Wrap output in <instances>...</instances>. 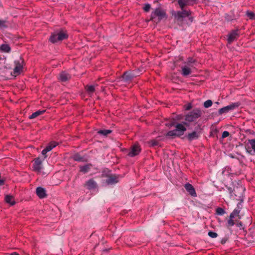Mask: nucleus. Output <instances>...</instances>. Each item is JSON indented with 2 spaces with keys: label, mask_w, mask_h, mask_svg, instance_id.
<instances>
[{
  "label": "nucleus",
  "mask_w": 255,
  "mask_h": 255,
  "mask_svg": "<svg viewBox=\"0 0 255 255\" xmlns=\"http://www.w3.org/2000/svg\"><path fill=\"white\" fill-rule=\"evenodd\" d=\"M196 0H178V3L181 8V11L176 12V23L181 26L190 24L192 22L193 18L191 11L188 6L193 5Z\"/></svg>",
  "instance_id": "obj_1"
},
{
  "label": "nucleus",
  "mask_w": 255,
  "mask_h": 255,
  "mask_svg": "<svg viewBox=\"0 0 255 255\" xmlns=\"http://www.w3.org/2000/svg\"><path fill=\"white\" fill-rule=\"evenodd\" d=\"M166 17L165 11L161 7H156L151 13L150 20L157 23Z\"/></svg>",
  "instance_id": "obj_2"
},
{
  "label": "nucleus",
  "mask_w": 255,
  "mask_h": 255,
  "mask_svg": "<svg viewBox=\"0 0 255 255\" xmlns=\"http://www.w3.org/2000/svg\"><path fill=\"white\" fill-rule=\"evenodd\" d=\"M202 112L199 108H195L185 115V120L188 123L194 122L200 118Z\"/></svg>",
  "instance_id": "obj_3"
},
{
  "label": "nucleus",
  "mask_w": 255,
  "mask_h": 255,
  "mask_svg": "<svg viewBox=\"0 0 255 255\" xmlns=\"http://www.w3.org/2000/svg\"><path fill=\"white\" fill-rule=\"evenodd\" d=\"M68 37L67 33L62 30L57 31L53 32L49 38V41L53 43L61 41Z\"/></svg>",
  "instance_id": "obj_4"
},
{
  "label": "nucleus",
  "mask_w": 255,
  "mask_h": 255,
  "mask_svg": "<svg viewBox=\"0 0 255 255\" xmlns=\"http://www.w3.org/2000/svg\"><path fill=\"white\" fill-rule=\"evenodd\" d=\"M240 105V103L239 102L233 103L229 105L220 109L218 111V115L220 116L224 114L228 113L230 111H233L235 109L238 108Z\"/></svg>",
  "instance_id": "obj_5"
},
{
  "label": "nucleus",
  "mask_w": 255,
  "mask_h": 255,
  "mask_svg": "<svg viewBox=\"0 0 255 255\" xmlns=\"http://www.w3.org/2000/svg\"><path fill=\"white\" fill-rule=\"evenodd\" d=\"M137 71H128L126 72L123 75V80L126 82H130L134 77L139 75Z\"/></svg>",
  "instance_id": "obj_6"
},
{
  "label": "nucleus",
  "mask_w": 255,
  "mask_h": 255,
  "mask_svg": "<svg viewBox=\"0 0 255 255\" xmlns=\"http://www.w3.org/2000/svg\"><path fill=\"white\" fill-rule=\"evenodd\" d=\"M184 125L188 126L189 124L186 122H183V124L176 123V136H181L186 131L187 128Z\"/></svg>",
  "instance_id": "obj_7"
},
{
  "label": "nucleus",
  "mask_w": 255,
  "mask_h": 255,
  "mask_svg": "<svg viewBox=\"0 0 255 255\" xmlns=\"http://www.w3.org/2000/svg\"><path fill=\"white\" fill-rule=\"evenodd\" d=\"M23 61L21 59L14 61L15 67L13 69V73L15 75L20 74L23 69Z\"/></svg>",
  "instance_id": "obj_8"
},
{
  "label": "nucleus",
  "mask_w": 255,
  "mask_h": 255,
  "mask_svg": "<svg viewBox=\"0 0 255 255\" xmlns=\"http://www.w3.org/2000/svg\"><path fill=\"white\" fill-rule=\"evenodd\" d=\"M119 181V176L118 175H111L108 177L106 180L105 183L108 185H114Z\"/></svg>",
  "instance_id": "obj_9"
},
{
  "label": "nucleus",
  "mask_w": 255,
  "mask_h": 255,
  "mask_svg": "<svg viewBox=\"0 0 255 255\" xmlns=\"http://www.w3.org/2000/svg\"><path fill=\"white\" fill-rule=\"evenodd\" d=\"M239 36V30H232L228 35V41L231 44L234 41L236 40Z\"/></svg>",
  "instance_id": "obj_10"
},
{
  "label": "nucleus",
  "mask_w": 255,
  "mask_h": 255,
  "mask_svg": "<svg viewBox=\"0 0 255 255\" xmlns=\"http://www.w3.org/2000/svg\"><path fill=\"white\" fill-rule=\"evenodd\" d=\"M42 160L39 157L35 158L33 164V170L40 172L42 168Z\"/></svg>",
  "instance_id": "obj_11"
},
{
  "label": "nucleus",
  "mask_w": 255,
  "mask_h": 255,
  "mask_svg": "<svg viewBox=\"0 0 255 255\" xmlns=\"http://www.w3.org/2000/svg\"><path fill=\"white\" fill-rule=\"evenodd\" d=\"M184 187L186 189V191L189 193V194L192 197H196L197 194L195 188L192 185L188 183L185 184L184 185Z\"/></svg>",
  "instance_id": "obj_12"
},
{
  "label": "nucleus",
  "mask_w": 255,
  "mask_h": 255,
  "mask_svg": "<svg viewBox=\"0 0 255 255\" xmlns=\"http://www.w3.org/2000/svg\"><path fill=\"white\" fill-rule=\"evenodd\" d=\"M140 151V148L138 144H134L129 152L128 155L130 157H133L137 155Z\"/></svg>",
  "instance_id": "obj_13"
},
{
  "label": "nucleus",
  "mask_w": 255,
  "mask_h": 255,
  "mask_svg": "<svg viewBox=\"0 0 255 255\" xmlns=\"http://www.w3.org/2000/svg\"><path fill=\"white\" fill-rule=\"evenodd\" d=\"M85 185L89 190L95 189L97 187V184L93 179L88 180Z\"/></svg>",
  "instance_id": "obj_14"
},
{
  "label": "nucleus",
  "mask_w": 255,
  "mask_h": 255,
  "mask_svg": "<svg viewBox=\"0 0 255 255\" xmlns=\"http://www.w3.org/2000/svg\"><path fill=\"white\" fill-rule=\"evenodd\" d=\"M36 193L37 196L41 199L46 196V191L44 188L41 187H38L36 189Z\"/></svg>",
  "instance_id": "obj_15"
},
{
  "label": "nucleus",
  "mask_w": 255,
  "mask_h": 255,
  "mask_svg": "<svg viewBox=\"0 0 255 255\" xmlns=\"http://www.w3.org/2000/svg\"><path fill=\"white\" fill-rule=\"evenodd\" d=\"M249 143L251 145V147L252 150L250 149L249 147H246V149L247 152H248L250 154L252 155V154H253L252 153L253 151L254 152H255V138L249 139Z\"/></svg>",
  "instance_id": "obj_16"
},
{
  "label": "nucleus",
  "mask_w": 255,
  "mask_h": 255,
  "mask_svg": "<svg viewBox=\"0 0 255 255\" xmlns=\"http://www.w3.org/2000/svg\"><path fill=\"white\" fill-rule=\"evenodd\" d=\"M186 137H187V139L189 141H192L199 138V133L194 131L191 133H189Z\"/></svg>",
  "instance_id": "obj_17"
},
{
  "label": "nucleus",
  "mask_w": 255,
  "mask_h": 255,
  "mask_svg": "<svg viewBox=\"0 0 255 255\" xmlns=\"http://www.w3.org/2000/svg\"><path fill=\"white\" fill-rule=\"evenodd\" d=\"M181 73L183 76H187L191 74V69L187 66H184L181 67Z\"/></svg>",
  "instance_id": "obj_18"
},
{
  "label": "nucleus",
  "mask_w": 255,
  "mask_h": 255,
  "mask_svg": "<svg viewBox=\"0 0 255 255\" xmlns=\"http://www.w3.org/2000/svg\"><path fill=\"white\" fill-rule=\"evenodd\" d=\"M70 78L69 74L65 72H62L59 76V80L61 82H66Z\"/></svg>",
  "instance_id": "obj_19"
},
{
  "label": "nucleus",
  "mask_w": 255,
  "mask_h": 255,
  "mask_svg": "<svg viewBox=\"0 0 255 255\" xmlns=\"http://www.w3.org/2000/svg\"><path fill=\"white\" fill-rule=\"evenodd\" d=\"M161 136H158L155 139L151 140L149 141V144L151 146H159V141L161 140Z\"/></svg>",
  "instance_id": "obj_20"
},
{
  "label": "nucleus",
  "mask_w": 255,
  "mask_h": 255,
  "mask_svg": "<svg viewBox=\"0 0 255 255\" xmlns=\"http://www.w3.org/2000/svg\"><path fill=\"white\" fill-rule=\"evenodd\" d=\"M10 50V46L7 44H2L0 45V50L3 52L9 53Z\"/></svg>",
  "instance_id": "obj_21"
},
{
  "label": "nucleus",
  "mask_w": 255,
  "mask_h": 255,
  "mask_svg": "<svg viewBox=\"0 0 255 255\" xmlns=\"http://www.w3.org/2000/svg\"><path fill=\"white\" fill-rule=\"evenodd\" d=\"M5 201L7 203L10 205H13L15 204L13 197L10 195H6L5 197Z\"/></svg>",
  "instance_id": "obj_22"
},
{
  "label": "nucleus",
  "mask_w": 255,
  "mask_h": 255,
  "mask_svg": "<svg viewBox=\"0 0 255 255\" xmlns=\"http://www.w3.org/2000/svg\"><path fill=\"white\" fill-rule=\"evenodd\" d=\"M45 110H42V111H40V110H38V111H37L36 112L32 113L30 116H29V118L30 119H34L36 117H37V116L42 114L43 113H44L45 112Z\"/></svg>",
  "instance_id": "obj_23"
},
{
  "label": "nucleus",
  "mask_w": 255,
  "mask_h": 255,
  "mask_svg": "<svg viewBox=\"0 0 255 255\" xmlns=\"http://www.w3.org/2000/svg\"><path fill=\"white\" fill-rule=\"evenodd\" d=\"M57 145V143L54 141L51 142L46 147L44 148L47 152L51 151L54 147H56Z\"/></svg>",
  "instance_id": "obj_24"
},
{
  "label": "nucleus",
  "mask_w": 255,
  "mask_h": 255,
  "mask_svg": "<svg viewBox=\"0 0 255 255\" xmlns=\"http://www.w3.org/2000/svg\"><path fill=\"white\" fill-rule=\"evenodd\" d=\"M91 166V164H86L85 165L81 166L80 167V170L84 173H87L89 170Z\"/></svg>",
  "instance_id": "obj_25"
},
{
  "label": "nucleus",
  "mask_w": 255,
  "mask_h": 255,
  "mask_svg": "<svg viewBox=\"0 0 255 255\" xmlns=\"http://www.w3.org/2000/svg\"><path fill=\"white\" fill-rule=\"evenodd\" d=\"M86 91L89 94H92L95 90V88L94 85H87L86 87Z\"/></svg>",
  "instance_id": "obj_26"
},
{
  "label": "nucleus",
  "mask_w": 255,
  "mask_h": 255,
  "mask_svg": "<svg viewBox=\"0 0 255 255\" xmlns=\"http://www.w3.org/2000/svg\"><path fill=\"white\" fill-rule=\"evenodd\" d=\"M112 132V130L110 129H102L98 131V133L99 134L103 135L104 136H106L108 134L111 133Z\"/></svg>",
  "instance_id": "obj_27"
},
{
  "label": "nucleus",
  "mask_w": 255,
  "mask_h": 255,
  "mask_svg": "<svg viewBox=\"0 0 255 255\" xmlns=\"http://www.w3.org/2000/svg\"><path fill=\"white\" fill-rule=\"evenodd\" d=\"M246 15L247 17H249L250 19H255V13L254 12L247 11L246 12Z\"/></svg>",
  "instance_id": "obj_28"
},
{
  "label": "nucleus",
  "mask_w": 255,
  "mask_h": 255,
  "mask_svg": "<svg viewBox=\"0 0 255 255\" xmlns=\"http://www.w3.org/2000/svg\"><path fill=\"white\" fill-rule=\"evenodd\" d=\"M240 212V210L235 209L233 212L230 214L231 218H234L235 216H238Z\"/></svg>",
  "instance_id": "obj_29"
},
{
  "label": "nucleus",
  "mask_w": 255,
  "mask_h": 255,
  "mask_svg": "<svg viewBox=\"0 0 255 255\" xmlns=\"http://www.w3.org/2000/svg\"><path fill=\"white\" fill-rule=\"evenodd\" d=\"M175 122L174 120H173L171 121H167L166 123H165V124H164V125L168 128L174 127L175 126Z\"/></svg>",
  "instance_id": "obj_30"
},
{
  "label": "nucleus",
  "mask_w": 255,
  "mask_h": 255,
  "mask_svg": "<svg viewBox=\"0 0 255 255\" xmlns=\"http://www.w3.org/2000/svg\"><path fill=\"white\" fill-rule=\"evenodd\" d=\"M213 104V102L211 100H208L204 103V106L205 108H210Z\"/></svg>",
  "instance_id": "obj_31"
},
{
  "label": "nucleus",
  "mask_w": 255,
  "mask_h": 255,
  "mask_svg": "<svg viewBox=\"0 0 255 255\" xmlns=\"http://www.w3.org/2000/svg\"><path fill=\"white\" fill-rule=\"evenodd\" d=\"M234 218H231V215H230V219L228 221L227 226L228 227H231L235 225V222L233 220Z\"/></svg>",
  "instance_id": "obj_32"
},
{
  "label": "nucleus",
  "mask_w": 255,
  "mask_h": 255,
  "mask_svg": "<svg viewBox=\"0 0 255 255\" xmlns=\"http://www.w3.org/2000/svg\"><path fill=\"white\" fill-rule=\"evenodd\" d=\"M216 212L218 215H223L225 213V210L222 208H218L216 209Z\"/></svg>",
  "instance_id": "obj_33"
},
{
  "label": "nucleus",
  "mask_w": 255,
  "mask_h": 255,
  "mask_svg": "<svg viewBox=\"0 0 255 255\" xmlns=\"http://www.w3.org/2000/svg\"><path fill=\"white\" fill-rule=\"evenodd\" d=\"M166 135L167 137H171L175 135V129L171 130L166 133Z\"/></svg>",
  "instance_id": "obj_34"
},
{
  "label": "nucleus",
  "mask_w": 255,
  "mask_h": 255,
  "mask_svg": "<svg viewBox=\"0 0 255 255\" xmlns=\"http://www.w3.org/2000/svg\"><path fill=\"white\" fill-rule=\"evenodd\" d=\"M208 236L212 238H215L217 237L218 234L214 232L210 231L208 233Z\"/></svg>",
  "instance_id": "obj_35"
},
{
  "label": "nucleus",
  "mask_w": 255,
  "mask_h": 255,
  "mask_svg": "<svg viewBox=\"0 0 255 255\" xmlns=\"http://www.w3.org/2000/svg\"><path fill=\"white\" fill-rule=\"evenodd\" d=\"M6 27V21L5 20H0V29H3Z\"/></svg>",
  "instance_id": "obj_36"
},
{
  "label": "nucleus",
  "mask_w": 255,
  "mask_h": 255,
  "mask_svg": "<svg viewBox=\"0 0 255 255\" xmlns=\"http://www.w3.org/2000/svg\"><path fill=\"white\" fill-rule=\"evenodd\" d=\"M73 159L75 161H81L82 160L83 158L82 157H81L80 155L76 154L74 155Z\"/></svg>",
  "instance_id": "obj_37"
},
{
  "label": "nucleus",
  "mask_w": 255,
  "mask_h": 255,
  "mask_svg": "<svg viewBox=\"0 0 255 255\" xmlns=\"http://www.w3.org/2000/svg\"><path fill=\"white\" fill-rule=\"evenodd\" d=\"M150 8H151V5L150 4L145 3L143 7V9L145 11L147 12L150 10Z\"/></svg>",
  "instance_id": "obj_38"
},
{
  "label": "nucleus",
  "mask_w": 255,
  "mask_h": 255,
  "mask_svg": "<svg viewBox=\"0 0 255 255\" xmlns=\"http://www.w3.org/2000/svg\"><path fill=\"white\" fill-rule=\"evenodd\" d=\"M185 110L189 111L192 108V105L191 103H188L187 105L184 106Z\"/></svg>",
  "instance_id": "obj_39"
},
{
  "label": "nucleus",
  "mask_w": 255,
  "mask_h": 255,
  "mask_svg": "<svg viewBox=\"0 0 255 255\" xmlns=\"http://www.w3.org/2000/svg\"><path fill=\"white\" fill-rule=\"evenodd\" d=\"M230 135L229 132L228 131H224L222 133V138H225L228 137Z\"/></svg>",
  "instance_id": "obj_40"
},
{
  "label": "nucleus",
  "mask_w": 255,
  "mask_h": 255,
  "mask_svg": "<svg viewBox=\"0 0 255 255\" xmlns=\"http://www.w3.org/2000/svg\"><path fill=\"white\" fill-rule=\"evenodd\" d=\"M48 152L45 149H44L42 152H41V154L44 156V158H46L47 157V155H46V153H47Z\"/></svg>",
  "instance_id": "obj_41"
},
{
  "label": "nucleus",
  "mask_w": 255,
  "mask_h": 255,
  "mask_svg": "<svg viewBox=\"0 0 255 255\" xmlns=\"http://www.w3.org/2000/svg\"><path fill=\"white\" fill-rule=\"evenodd\" d=\"M236 225H237V227L241 228H242L243 226V224L241 222H237Z\"/></svg>",
  "instance_id": "obj_42"
},
{
  "label": "nucleus",
  "mask_w": 255,
  "mask_h": 255,
  "mask_svg": "<svg viewBox=\"0 0 255 255\" xmlns=\"http://www.w3.org/2000/svg\"><path fill=\"white\" fill-rule=\"evenodd\" d=\"M226 240L225 239H223L222 241H221V243L222 244H224L225 243H226Z\"/></svg>",
  "instance_id": "obj_43"
},
{
  "label": "nucleus",
  "mask_w": 255,
  "mask_h": 255,
  "mask_svg": "<svg viewBox=\"0 0 255 255\" xmlns=\"http://www.w3.org/2000/svg\"><path fill=\"white\" fill-rule=\"evenodd\" d=\"M9 255H19L17 253H16V252H14V253L10 254Z\"/></svg>",
  "instance_id": "obj_44"
},
{
  "label": "nucleus",
  "mask_w": 255,
  "mask_h": 255,
  "mask_svg": "<svg viewBox=\"0 0 255 255\" xmlns=\"http://www.w3.org/2000/svg\"><path fill=\"white\" fill-rule=\"evenodd\" d=\"M215 104V105H219V103L218 102H215V104Z\"/></svg>",
  "instance_id": "obj_45"
},
{
  "label": "nucleus",
  "mask_w": 255,
  "mask_h": 255,
  "mask_svg": "<svg viewBox=\"0 0 255 255\" xmlns=\"http://www.w3.org/2000/svg\"><path fill=\"white\" fill-rule=\"evenodd\" d=\"M179 118H178L176 117V120H179Z\"/></svg>",
  "instance_id": "obj_46"
}]
</instances>
